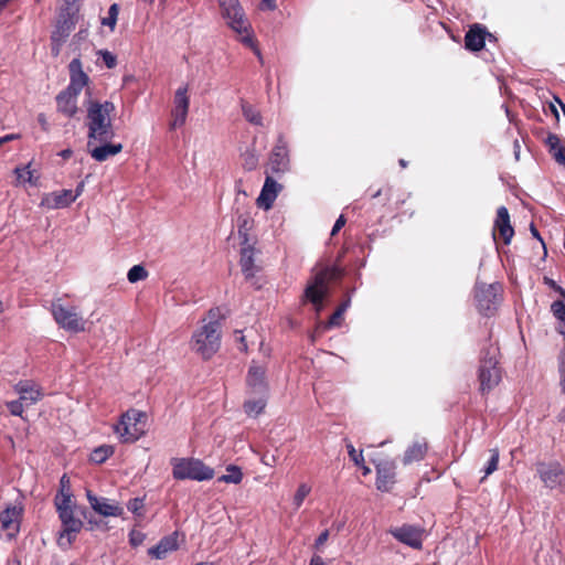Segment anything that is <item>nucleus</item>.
<instances>
[{"mask_svg":"<svg viewBox=\"0 0 565 565\" xmlns=\"http://www.w3.org/2000/svg\"><path fill=\"white\" fill-rule=\"evenodd\" d=\"M545 146L548 148L550 154L559 164L565 167V147L561 145V139L557 135L550 132L544 140Z\"/></svg>","mask_w":565,"mask_h":565,"instance_id":"7c9ffc66","label":"nucleus"},{"mask_svg":"<svg viewBox=\"0 0 565 565\" xmlns=\"http://www.w3.org/2000/svg\"><path fill=\"white\" fill-rule=\"evenodd\" d=\"M266 402L267 394H252L244 403V412L248 416L255 417L264 411Z\"/></svg>","mask_w":565,"mask_h":565,"instance_id":"2f4dec72","label":"nucleus"},{"mask_svg":"<svg viewBox=\"0 0 565 565\" xmlns=\"http://www.w3.org/2000/svg\"><path fill=\"white\" fill-rule=\"evenodd\" d=\"M411 198L409 193L395 190L392 185L385 184L374 191L366 203L365 213L381 223L385 217H395L399 214H406L404 205Z\"/></svg>","mask_w":565,"mask_h":565,"instance_id":"f257e3e1","label":"nucleus"},{"mask_svg":"<svg viewBox=\"0 0 565 565\" xmlns=\"http://www.w3.org/2000/svg\"><path fill=\"white\" fill-rule=\"evenodd\" d=\"M70 70V84L65 89L81 94L82 89L88 84V76L83 71V65L79 58H73L68 65Z\"/></svg>","mask_w":565,"mask_h":565,"instance_id":"b1692460","label":"nucleus"},{"mask_svg":"<svg viewBox=\"0 0 565 565\" xmlns=\"http://www.w3.org/2000/svg\"><path fill=\"white\" fill-rule=\"evenodd\" d=\"M243 473L237 466H228L226 468V473L218 478V481L225 483H239L242 480Z\"/></svg>","mask_w":565,"mask_h":565,"instance_id":"e433bc0d","label":"nucleus"},{"mask_svg":"<svg viewBox=\"0 0 565 565\" xmlns=\"http://www.w3.org/2000/svg\"><path fill=\"white\" fill-rule=\"evenodd\" d=\"M345 223L347 220L344 215H340L332 227L331 236L337 235V233L345 225Z\"/></svg>","mask_w":565,"mask_h":565,"instance_id":"603ef678","label":"nucleus"},{"mask_svg":"<svg viewBox=\"0 0 565 565\" xmlns=\"http://www.w3.org/2000/svg\"><path fill=\"white\" fill-rule=\"evenodd\" d=\"M427 450L428 446L424 439L413 443L404 452L403 463L411 465L415 461L423 460L427 454Z\"/></svg>","mask_w":565,"mask_h":565,"instance_id":"c756f323","label":"nucleus"},{"mask_svg":"<svg viewBox=\"0 0 565 565\" xmlns=\"http://www.w3.org/2000/svg\"><path fill=\"white\" fill-rule=\"evenodd\" d=\"M60 484H61L60 494H62V492H70V480L66 477V475L62 476V478L60 480Z\"/></svg>","mask_w":565,"mask_h":565,"instance_id":"4d7b16f0","label":"nucleus"},{"mask_svg":"<svg viewBox=\"0 0 565 565\" xmlns=\"http://www.w3.org/2000/svg\"><path fill=\"white\" fill-rule=\"evenodd\" d=\"M73 29L74 21L72 17L58 20L55 30L52 32L51 41L57 40L65 43Z\"/></svg>","mask_w":565,"mask_h":565,"instance_id":"473e14b6","label":"nucleus"},{"mask_svg":"<svg viewBox=\"0 0 565 565\" xmlns=\"http://www.w3.org/2000/svg\"><path fill=\"white\" fill-rule=\"evenodd\" d=\"M242 110H243V115L245 117V119L255 125V126H262L263 125V120H262V116L259 114V111L254 108L253 106L248 105V104H244L242 106Z\"/></svg>","mask_w":565,"mask_h":565,"instance_id":"4c0bfd02","label":"nucleus"},{"mask_svg":"<svg viewBox=\"0 0 565 565\" xmlns=\"http://www.w3.org/2000/svg\"><path fill=\"white\" fill-rule=\"evenodd\" d=\"M87 500L92 509L103 516H121L124 509L107 498H99L87 491Z\"/></svg>","mask_w":565,"mask_h":565,"instance_id":"aec40b11","label":"nucleus"},{"mask_svg":"<svg viewBox=\"0 0 565 565\" xmlns=\"http://www.w3.org/2000/svg\"><path fill=\"white\" fill-rule=\"evenodd\" d=\"M247 393L267 394L268 384L266 379V370L256 361H252L246 375Z\"/></svg>","mask_w":565,"mask_h":565,"instance_id":"2eb2a0df","label":"nucleus"},{"mask_svg":"<svg viewBox=\"0 0 565 565\" xmlns=\"http://www.w3.org/2000/svg\"><path fill=\"white\" fill-rule=\"evenodd\" d=\"M146 414L138 409H129L121 415L119 423L115 426V431L124 443H134L141 437L143 428L140 424L145 420Z\"/></svg>","mask_w":565,"mask_h":565,"instance_id":"1a4fd4ad","label":"nucleus"},{"mask_svg":"<svg viewBox=\"0 0 565 565\" xmlns=\"http://www.w3.org/2000/svg\"><path fill=\"white\" fill-rule=\"evenodd\" d=\"M118 13H119V6L117 3H113L108 9L107 17L103 18L102 24L109 26L110 30L114 31L116 23H117V19H118Z\"/></svg>","mask_w":565,"mask_h":565,"instance_id":"ea45409f","label":"nucleus"},{"mask_svg":"<svg viewBox=\"0 0 565 565\" xmlns=\"http://www.w3.org/2000/svg\"><path fill=\"white\" fill-rule=\"evenodd\" d=\"M376 489L390 492L396 483V463L393 460H383L376 465Z\"/></svg>","mask_w":565,"mask_h":565,"instance_id":"dca6fc26","label":"nucleus"},{"mask_svg":"<svg viewBox=\"0 0 565 565\" xmlns=\"http://www.w3.org/2000/svg\"><path fill=\"white\" fill-rule=\"evenodd\" d=\"M544 282L551 287L554 291H556L561 297H565V289L557 285L553 279L548 277H544Z\"/></svg>","mask_w":565,"mask_h":565,"instance_id":"8fccbe9b","label":"nucleus"},{"mask_svg":"<svg viewBox=\"0 0 565 565\" xmlns=\"http://www.w3.org/2000/svg\"><path fill=\"white\" fill-rule=\"evenodd\" d=\"M235 334H236V340L239 342L238 349L242 352H247L248 347H247V343L245 340V335H243L242 331H239V330L235 331Z\"/></svg>","mask_w":565,"mask_h":565,"instance_id":"864d4df0","label":"nucleus"},{"mask_svg":"<svg viewBox=\"0 0 565 565\" xmlns=\"http://www.w3.org/2000/svg\"><path fill=\"white\" fill-rule=\"evenodd\" d=\"M114 111L115 105L113 102L90 100L88 103L86 115L87 146H94L97 141H110L115 137L111 122Z\"/></svg>","mask_w":565,"mask_h":565,"instance_id":"f03ea898","label":"nucleus"},{"mask_svg":"<svg viewBox=\"0 0 565 565\" xmlns=\"http://www.w3.org/2000/svg\"><path fill=\"white\" fill-rule=\"evenodd\" d=\"M148 276L147 270L141 265H135L132 266L127 274V279L129 282L135 284L137 281L146 279Z\"/></svg>","mask_w":565,"mask_h":565,"instance_id":"a19ab883","label":"nucleus"},{"mask_svg":"<svg viewBox=\"0 0 565 565\" xmlns=\"http://www.w3.org/2000/svg\"><path fill=\"white\" fill-rule=\"evenodd\" d=\"M31 163H28L23 167H17L14 169V174L17 175V183L24 184L29 183L31 185H36L39 181V177H34L33 171L30 169Z\"/></svg>","mask_w":565,"mask_h":565,"instance_id":"f704fd0d","label":"nucleus"},{"mask_svg":"<svg viewBox=\"0 0 565 565\" xmlns=\"http://www.w3.org/2000/svg\"><path fill=\"white\" fill-rule=\"evenodd\" d=\"M52 315L55 322L66 331L77 333L85 330L86 322L75 307H65L58 301L53 302Z\"/></svg>","mask_w":565,"mask_h":565,"instance_id":"9b49d317","label":"nucleus"},{"mask_svg":"<svg viewBox=\"0 0 565 565\" xmlns=\"http://www.w3.org/2000/svg\"><path fill=\"white\" fill-rule=\"evenodd\" d=\"M279 149V147H277L269 160V163H268V168H267V171L266 173L267 174H270L274 173V172H279L280 171V163H281V160H280V154L279 152L277 151Z\"/></svg>","mask_w":565,"mask_h":565,"instance_id":"de8ad7c7","label":"nucleus"},{"mask_svg":"<svg viewBox=\"0 0 565 565\" xmlns=\"http://www.w3.org/2000/svg\"><path fill=\"white\" fill-rule=\"evenodd\" d=\"M221 14L226 20L227 25L238 35L239 41L259 55V51L254 45L252 26L248 22L244 9L238 0H218Z\"/></svg>","mask_w":565,"mask_h":565,"instance_id":"20e7f679","label":"nucleus"},{"mask_svg":"<svg viewBox=\"0 0 565 565\" xmlns=\"http://www.w3.org/2000/svg\"><path fill=\"white\" fill-rule=\"evenodd\" d=\"M114 454V447L110 445H102L95 448L90 454V461L95 463L105 462Z\"/></svg>","mask_w":565,"mask_h":565,"instance_id":"c9c22d12","label":"nucleus"},{"mask_svg":"<svg viewBox=\"0 0 565 565\" xmlns=\"http://www.w3.org/2000/svg\"><path fill=\"white\" fill-rule=\"evenodd\" d=\"M279 190L280 184L274 179L271 174H267L260 194L256 200L257 206L265 211L271 209Z\"/></svg>","mask_w":565,"mask_h":565,"instance_id":"412c9836","label":"nucleus"},{"mask_svg":"<svg viewBox=\"0 0 565 565\" xmlns=\"http://www.w3.org/2000/svg\"><path fill=\"white\" fill-rule=\"evenodd\" d=\"M310 491L311 488L308 484L302 483L299 486L291 500V505L294 507L295 511H297L301 507L305 499L309 495Z\"/></svg>","mask_w":565,"mask_h":565,"instance_id":"58836bf2","label":"nucleus"},{"mask_svg":"<svg viewBox=\"0 0 565 565\" xmlns=\"http://www.w3.org/2000/svg\"><path fill=\"white\" fill-rule=\"evenodd\" d=\"M536 473L544 487L550 490H565V467L554 461H539L535 465Z\"/></svg>","mask_w":565,"mask_h":565,"instance_id":"9d476101","label":"nucleus"},{"mask_svg":"<svg viewBox=\"0 0 565 565\" xmlns=\"http://www.w3.org/2000/svg\"><path fill=\"white\" fill-rule=\"evenodd\" d=\"M260 10H274L276 8V0H262Z\"/></svg>","mask_w":565,"mask_h":565,"instance_id":"13d9d810","label":"nucleus"},{"mask_svg":"<svg viewBox=\"0 0 565 565\" xmlns=\"http://www.w3.org/2000/svg\"><path fill=\"white\" fill-rule=\"evenodd\" d=\"M490 454H491V456H490V459L488 460L487 466L484 468V477L482 478V480H484L488 476H490L498 469L499 458H500L499 450L497 448L491 449Z\"/></svg>","mask_w":565,"mask_h":565,"instance_id":"37998d69","label":"nucleus"},{"mask_svg":"<svg viewBox=\"0 0 565 565\" xmlns=\"http://www.w3.org/2000/svg\"><path fill=\"white\" fill-rule=\"evenodd\" d=\"M218 309H211L207 320L193 332L190 349L203 360H210L221 348V323L217 320Z\"/></svg>","mask_w":565,"mask_h":565,"instance_id":"7ed1b4c3","label":"nucleus"},{"mask_svg":"<svg viewBox=\"0 0 565 565\" xmlns=\"http://www.w3.org/2000/svg\"><path fill=\"white\" fill-rule=\"evenodd\" d=\"M13 390L19 395V399L23 402L26 407L34 405L43 397L41 386L30 380L19 381L13 386Z\"/></svg>","mask_w":565,"mask_h":565,"instance_id":"a211bd4d","label":"nucleus"},{"mask_svg":"<svg viewBox=\"0 0 565 565\" xmlns=\"http://www.w3.org/2000/svg\"><path fill=\"white\" fill-rule=\"evenodd\" d=\"M64 42L61 41H51V54L56 57L61 53V49L63 46Z\"/></svg>","mask_w":565,"mask_h":565,"instance_id":"5fc2aeb1","label":"nucleus"},{"mask_svg":"<svg viewBox=\"0 0 565 565\" xmlns=\"http://www.w3.org/2000/svg\"><path fill=\"white\" fill-rule=\"evenodd\" d=\"M347 449L350 459L354 462L355 466L363 465L364 457L362 450L358 451L351 443L347 444Z\"/></svg>","mask_w":565,"mask_h":565,"instance_id":"49530a36","label":"nucleus"},{"mask_svg":"<svg viewBox=\"0 0 565 565\" xmlns=\"http://www.w3.org/2000/svg\"><path fill=\"white\" fill-rule=\"evenodd\" d=\"M76 200L72 190H62L52 192L45 196L43 204L50 209H64L70 206Z\"/></svg>","mask_w":565,"mask_h":565,"instance_id":"cd10ccee","label":"nucleus"},{"mask_svg":"<svg viewBox=\"0 0 565 565\" xmlns=\"http://www.w3.org/2000/svg\"><path fill=\"white\" fill-rule=\"evenodd\" d=\"M329 539V531L328 530H324L323 532H321L319 534V536L317 537L316 540V547L319 548L320 546H322Z\"/></svg>","mask_w":565,"mask_h":565,"instance_id":"6e6d98bb","label":"nucleus"},{"mask_svg":"<svg viewBox=\"0 0 565 565\" xmlns=\"http://www.w3.org/2000/svg\"><path fill=\"white\" fill-rule=\"evenodd\" d=\"M84 186L85 184L83 181L77 184L75 191L73 192V195H76V199L83 193Z\"/></svg>","mask_w":565,"mask_h":565,"instance_id":"052dcab7","label":"nucleus"},{"mask_svg":"<svg viewBox=\"0 0 565 565\" xmlns=\"http://www.w3.org/2000/svg\"><path fill=\"white\" fill-rule=\"evenodd\" d=\"M349 306H350V298H348L342 303H340L337 309H343V313H344L345 310L349 308Z\"/></svg>","mask_w":565,"mask_h":565,"instance_id":"774afa93","label":"nucleus"},{"mask_svg":"<svg viewBox=\"0 0 565 565\" xmlns=\"http://www.w3.org/2000/svg\"><path fill=\"white\" fill-rule=\"evenodd\" d=\"M7 407L10 412L11 415L13 416H22L23 412H24V407H26L24 405L23 402H21L19 398L15 399V401H11V402H7Z\"/></svg>","mask_w":565,"mask_h":565,"instance_id":"09e8293b","label":"nucleus"},{"mask_svg":"<svg viewBox=\"0 0 565 565\" xmlns=\"http://www.w3.org/2000/svg\"><path fill=\"white\" fill-rule=\"evenodd\" d=\"M78 95L79 94H76L68 89H64V90L60 92L55 98L57 111L68 118L74 117L78 111V107H77Z\"/></svg>","mask_w":565,"mask_h":565,"instance_id":"a878e982","label":"nucleus"},{"mask_svg":"<svg viewBox=\"0 0 565 565\" xmlns=\"http://www.w3.org/2000/svg\"><path fill=\"white\" fill-rule=\"evenodd\" d=\"M502 297V286L495 284H477L475 287V299L477 302L478 310L489 317L492 316Z\"/></svg>","mask_w":565,"mask_h":565,"instance_id":"6e6552de","label":"nucleus"},{"mask_svg":"<svg viewBox=\"0 0 565 565\" xmlns=\"http://www.w3.org/2000/svg\"><path fill=\"white\" fill-rule=\"evenodd\" d=\"M499 348L492 343L483 347L478 367L479 391L482 395L491 392L499 385L502 371L499 365Z\"/></svg>","mask_w":565,"mask_h":565,"instance_id":"39448f33","label":"nucleus"},{"mask_svg":"<svg viewBox=\"0 0 565 565\" xmlns=\"http://www.w3.org/2000/svg\"><path fill=\"white\" fill-rule=\"evenodd\" d=\"M97 54L108 68H114L117 65V57L111 52L107 50H99Z\"/></svg>","mask_w":565,"mask_h":565,"instance_id":"a18cd8bd","label":"nucleus"},{"mask_svg":"<svg viewBox=\"0 0 565 565\" xmlns=\"http://www.w3.org/2000/svg\"><path fill=\"white\" fill-rule=\"evenodd\" d=\"M531 233L534 237H536L541 243L542 245L544 246V242L542 239V237L540 236V233L537 231V228L534 226V224H531Z\"/></svg>","mask_w":565,"mask_h":565,"instance_id":"680f3d73","label":"nucleus"},{"mask_svg":"<svg viewBox=\"0 0 565 565\" xmlns=\"http://www.w3.org/2000/svg\"><path fill=\"white\" fill-rule=\"evenodd\" d=\"M70 492H62V494H57L55 499V505L58 513L68 510H73L72 508V499Z\"/></svg>","mask_w":565,"mask_h":565,"instance_id":"79ce46f5","label":"nucleus"},{"mask_svg":"<svg viewBox=\"0 0 565 565\" xmlns=\"http://www.w3.org/2000/svg\"><path fill=\"white\" fill-rule=\"evenodd\" d=\"M38 121L42 126L43 130L46 131L49 129L46 118H45V116L43 114H40L38 116Z\"/></svg>","mask_w":565,"mask_h":565,"instance_id":"bf43d9fd","label":"nucleus"},{"mask_svg":"<svg viewBox=\"0 0 565 565\" xmlns=\"http://www.w3.org/2000/svg\"><path fill=\"white\" fill-rule=\"evenodd\" d=\"M255 253L254 246L247 243L245 235L241 247L239 266L246 280L253 279L258 270V267L255 265Z\"/></svg>","mask_w":565,"mask_h":565,"instance_id":"5701e85b","label":"nucleus"},{"mask_svg":"<svg viewBox=\"0 0 565 565\" xmlns=\"http://www.w3.org/2000/svg\"><path fill=\"white\" fill-rule=\"evenodd\" d=\"M145 507L143 498H134L128 501L127 509L135 515L141 516Z\"/></svg>","mask_w":565,"mask_h":565,"instance_id":"c03bdc74","label":"nucleus"},{"mask_svg":"<svg viewBox=\"0 0 565 565\" xmlns=\"http://www.w3.org/2000/svg\"><path fill=\"white\" fill-rule=\"evenodd\" d=\"M548 108H550L551 113L554 115L555 119L558 120L559 114H558L556 106L554 104H550Z\"/></svg>","mask_w":565,"mask_h":565,"instance_id":"69168bd1","label":"nucleus"},{"mask_svg":"<svg viewBox=\"0 0 565 565\" xmlns=\"http://www.w3.org/2000/svg\"><path fill=\"white\" fill-rule=\"evenodd\" d=\"M90 157L97 162H104L108 158L121 152V143H111L110 141H97L94 146H87Z\"/></svg>","mask_w":565,"mask_h":565,"instance_id":"393cba45","label":"nucleus"},{"mask_svg":"<svg viewBox=\"0 0 565 565\" xmlns=\"http://www.w3.org/2000/svg\"><path fill=\"white\" fill-rule=\"evenodd\" d=\"M178 548V534L173 533L164 536L159 543L149 550V555L162 559L168 553L173 552Z\"/></svg>","mask_w":565,"mask_h":565,"instance_id":"c85d7f7f","label":"nucleus"},{"mask_svg":"<svg viewBox=\"0 0 565 565\" xmlns=\"http://www.w3.org/2000/svg\"><path fill=\"white\" fill-rule=\"evenodd\" d=\"M239 150H241V154H239L241 167L245 171L256 170L259 164L260 152L256 148L255 139L250 143L246 145L245 147H241Z\"/></svg>","mask_w":565,"mask_h":565,"instance_id":"bb28decb","label":"nucleus"},{"mask_svg":"<svg viewBox=\"0 0 565 565\" xmlns=\"http://www.w3.org/2000/svg\"><path fill=\"white\" fill-rule=\"evenodd\" d=\"M143 539H145V535L141 532L131 531L129 534L130 544L134 546L140 545L142 543Z\"/></svg>","mask_w":565,"mask_h":565,"instance_id":"3c124183","label":"nucleus"},{"mask_svg":"<svg viewBox=\"0 0 565 565\" xmlns=\"http://www.w3.org/2000/svg\"><path fill=\"white\" fill-rule=\"evenodd\" d=\"M343 317V309H335V311L331 315V317L324 321L320 322L316 326L315 331L311 334L312 341L317 339L323 331L329 330L334 327H339L341 324Z\"/></svg>","mask_w":565,"mask_h":565,"instance_id":"72a5a7b5","label":"nucleus"},{"mask_svg":"<svg viewBox=\"0 0 565 565\" xmlns=\"http://www.w3.org/2000/svg\"><path fill=\"white\" fill-rule=\"evenodd\" d=\"M344 275L343 268L338 265L326 267L316 274L313 281L306 288V297L319 310L328 291L330 281L339 280Z\"/></svg>","mask_w":565,"mask_h":565,"instance_id":"423d86ee","label":"nucleus"},{"mask_svg":"<svg viewBox=\"0 0 565 565\" xmlns=\"http://www.w3.org/2000/svg\"><path fill=\"white\" fill-rule=\"evenodd\" d=\"M172 476L177 480H210L214 477V470L198 459H172Z\"/></svg>","mask_w":565,"mask_h":565,"instance_id":"0eeeda50","label":"nucleus"},{"mask_svg":"<svg viewBox=\"0 0 565 565\" xmlns=\"http://www.w3.org/2000/svg\"><path fill=\"white\" fill-rule=\"evenodd\" d=\"M463 40L466 50L479 52L484 47L487 40L489 42H495L497 38L490 33L483 24L475 23L469 26Z\"/></svg>","mask_w":565,"mask_h":565,"instance_id":"4468645a","label":"nucleus"},{"mask_svg":"<svg viewBox=\"0 0 565 565\" xmlns=\"http://www.w3.org/2000/svg\"><path fill=\"white\" fill-rule=\"evenodd\" d=\"M58 516L63 526V531L60 536V544H63L64 537H66V544H71L75 539V535L81 531L83 522L74 516L73 510H64L58 513Z\"/></svg>","mask_w":565,"mask_h":565,"instance_id":"4be33fe9","label":"nucleus"},{"mask_svg":"<svg viewBox=\"0 0 565 565\" xmlns=\"http://www.w3.org/2000/svg\"><path fill=\"white\" fill-rule=\"evenodd\" d=\"M310 565H324V563L320 556L315 555L310 561Z\"/></svg>","mask_w":565,"mask_h":565,"instance_id":"0e129e2a","label":"nucleus"},{"mask_svg":"<svg viewBox=\"0 0 565 565\" xmlns=\"http://www.w3.org/2000/svg\"><path fill=\"white\" fill-rule=\"evenodd\" d=\"M1 138H2V141H3L4 143H7V142H9V141H12V140L18 139V138H19V135L10 134V135H6V136H3V137H1Z\"/></svg>","mask_w":565,"mask_h":565,"instance_id":"e2e57ef3","label":"nucleus"},{"mask_svg":"<svg viewBox=\"0 0 565 565\" xmlns=\"http://www.w3.org/2000/svg\"><path fill=\"white\" fill-rule=\"evenodd\" d=\"M497 233L502 238L505 245L510 244L514 230L511 225L510 214L505 206H500L497 210V217L494 221L493 237L497 239Z\"/></svg>","mask_w":565,"mask_h":565,"instance_id":"6ab92c4d","label":"nucleus"},{"mask_svg":"<svg viewBox=\"0 0 565 565\" xmlns=\"http://www.w3.org/2000/svg\"><path fill=\"white\" fill-rule=\"evenodd\" d=\"M22 512V505L13 504L0 513L1 527L7 532L9 539L15 537L19 533Z\"/></svg>","mask_w":565,"mask_h":565,"instance_id":"f3484780","label":"nucleus"},{"mask_svg":"<svg viewBox=\"0 0 565 565\" xmlns=\"http://www.w3.org/2000/svg\"><path fill=\"white\" fill-rule=\"evenodd\" d=\"M388 533L398 542L414 550L423 548L425 530L420 526L403 524L401 526L391 527Z\"/></svg>","mask_w":565,"mask_h":565,"instance_id":"ddd939ff","label":"nucleus"},{"mask_svg":"<svg viewBox=\"0 0 565 565\" xmlns=\"http://www.w3.org/2000/svg\"><path fill=\"white\" fill-rule=\"evenodd\" d=\"M189 86L183 85L180 86L174 93L173 107L171 110L172 120L169 124L171 130L180 128L185 124L189 114Z\"/></svg>","mask_w":565,"mask_h":565,"instance_id":"f8f14e48","label":"nucleus"},{"mask_svg":"<svg viewBox=\"0 0 565 565\" xmlns=\"http://www.w3.org/2000/svg\"><path fill=\"white\" fill-rule=\"evenodd\" d=\"M359 467L362 469L363 476H367L371 473V469L365 465V461H363V465H360Z\"/></svg>","mask_w":565,"mask_h":565,"instance_id":"338daca9","label":"nucleus"}]
</instances>
